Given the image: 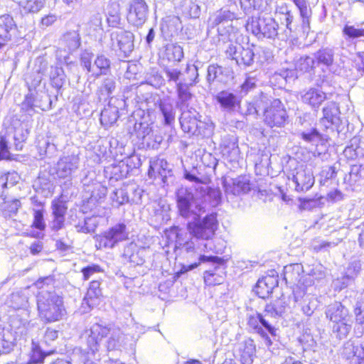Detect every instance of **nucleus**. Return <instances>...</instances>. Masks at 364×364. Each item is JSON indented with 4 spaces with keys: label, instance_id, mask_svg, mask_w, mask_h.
<instances>
[{
    "label": "nucleus",
    "instance_id": "nucleus-1",
    "mask_svg": "<svg viewBox=\"0 0 364 364\" xmlns=\"http://www.w3.org/2000/svg\"><path fill=\"white\" fill-rule=\"evenodd\" d=\"M176 198L179 215L188 218L204 213L207 203L213 207L218 205L221 200V192L219 188L204 183L194 188L181 186L176 191Z\"/></svg>",
    "mask_w": 364,
    "mask_h": 364
},
{
    "label": "nucleus",
    "instance_id": "nucleus-2",
    "mask_svg": "<svg viewBox=\"0 0 364 364\" xmlns=\"http://www.w3.org/2000/svg\"><path fill=\"white\" fill-rule=\"evenodd\" d=\"M54 283L52 276L41 278L36 282V286L41 289L37 295L38 316L46 323L58 321L66 314L63 297L50 290Z\"/></svg>",
    "mask_w": 364,
    "mask_h": 364
},
{
    "label": "nucleus",
    "instance_id": "nucleus-3",
    "mask_svg": "<svg viewBox=\"0 0 364 364\" xmlns=\"http://www.w3.org/2000/svg\"><path fill=\"white\" fill-rule=\"evenodd\" d=\"M109 336L106 342L107 350H119L126 342V336L119 328H107L99 323L93 324L90 328V333L87 339V349L94 355L99 351L100 341L105 337ZM90 354V352H87Z\"/></svg>",
    "mask_w": 364,
    "mask_h": 364
},
{
    "label": "nucleus",
    "instance_id": "nucleus-4",
    "mask_svg": "<svg viewBox=\"0 0 364 364\" xmlns=\"http://www.w3.org/2000/svg\"><path fill=\"white\" fill-rule=\"evenodd\" d=\"M326 316L332 323V331L339 339L345 338L352 328V319L348 309L340 302L329 304Z\"/></svg>",
    "mask_w": 364,
    "mask_h": 364
},
{
    "label": "nucleus",
    "instance_id": "nucleus-5",
    "mask_svg": "<svg viewBox=\"0 0 364 364\" xmlns=\"http://www.w3.org/2000/svg\"><path fill=\"white\" fill-rule=\"evenodd\" d=\"M200 215L190 217L193 220L188 223L187 230L190 235L196 239L209 240L212 239L218 229L217 215L212 213L206 215L203 218H200Z\"/></svg>",
    "mask_w": 364,
    "mask_h": 364
},
{
    "label": "nucleus",
    "instance_id": "nucleus-6",
    "mask_svg": "<svg viewBox=\"0 0 364 364\" xmlns=\"http://www.w3.org/2000/svg\"><path fill=\"white\" fill-rule=\"evenodd\" d=\"M259 103H267V107L264 109V121L270 127H282L284 126L288 115L283 104L279 99L269 100L262 96Z\"/></svg>",
    "mask_w": 364,
    "mask_h": 364
},
{
    "label": "nucleus",
    "instance_id": "nucleus-7",
    "mask_svg": "<svg viewBox=\"0 0 364 364\" xmlns=\"http://www.w3.org/2000/svg\"><path fill=\"white\" fill-rule=\"evenodd\" d=\"M29 318V310L16 312L10 316L9 324L6 328L13 333L16 340L26 336L35 328V323Z\"/></svg>",
    "mask_w": 364,
    "mask_h": 364
},
{
    "label": "nucleus",
    "instance_id": "nucleus-8",
    "mask_svg": "<svg viewBox=\"0 0 364 364\" xmlns=\"http://www.w3.org/2000/svg\"><path fill=\"white\" fill-rule=\"evenodd\" d=\"M278 23L270 16H260L252 18L247 28L258 38L264 37L274 39L278 36Z\"/></svg>",
    "mask_w": 364,
    "mask_h": 364
},
{
    "label": "nucleus",
    "instance_id": "nucleus-9",
    "mask_svg": "<svg viewBox=\"0 0 364 364\" xmlns=\"http://www.w3.org/2000/svg\"><path fill=\"white\" fill-rule=\"evenodd\" d=\"M128 237L126 225L123 223L117 224L108 230L95 237V246L97 249L113 248L119 242Z\"/></svg>",
    "mask_w": 364,
    "mask_h": 364
},
{
    "label": "nucleus",
    "instance_id": "nucleus-10",
    "mask_svg": "<svg viewBox=\"0 0 364 364\" xmlns=\"http://www.w3.org/2000/svg\"><path fill=\"white\" fill-rule=\"evenodd\" d=\"M295 184V190L298 192L309 191L314 184V176L312 168L304 164L298 165L288 176Z\"/></svg>",
    "mask_w": 364,
    "mask_h": 364
},
{
    "label": "nucleus",
    "instance_id": "nucleus-11",
    "mask_svg": "<svg viewBox=\"0 0 364 364\" xmlns=\"http://www.w3.org/2000/svg\"><path fill=\"white\" fill-rule=\"evenodd\" d=\"M265 314H260L250 316L248 318V326L255 333L259 334L264 339V343L267 347L272 345V341L268 335L262 329V326L272 335L275 336L276 329L272 325L271 322L267 318Z\"/></svg>",
    "mask_w": 364,
    "mask_h": 364
},
{
    "label": "nucleus",
    "instance_id": "nucleus-12",
    "mask_svg": "<svg viewBox=\"0 0 364 364\" xmlns=\"http://www.w3.org/2000/svg\"><path fill=\"white\" fill-rule=\"evenodd\" d=\"M80 45V38L77 31L66 33L60 39V46L56 52L58 59L68 63L69 55L76 50Z\"/></svg>",
    "mask_w": 364,
    "mask_h": 364
},
{
    "label": "nucleus",
    "instance_id": "nucleus-13",
    "mask_svg": "<svg viewBox=\"0 0 364 364\" xmlns=\"http://www.w3.org/2000/svg\"><path fill=\"white\" fill-rule=\"evenodd\" d=\"M149 6L144 0H132L129 4L127 20L135 26H141L146 21Z\"/></svg>",
    "mask_w": 364,
    "mask_h": 364
},
{
    "label": "nucleus",
    "instance_id": "nucleus-14",
    "mask_svg": "<svg viewBox=\"0 0 364 364\" xmlns=\"http://www.w3.org/2000/svg\"><path fill=\"white\" fill-rule=\"evenodd\" d=\"M228 57L235 60L238 65L250 66L254 61L255 53L250 48H245L240 44L230 43L226 49Z\"/></svg>",
    "mask_w": 364,
    "mask_h": 364
},
{
    "label": "nucleus",
    "instance_id": "nucleus-15",
    "mask_svg": "<svg viewBox=\"0 0 364 364\" xmlns=\"http://www.w3.org/2000/svg\"><path fill=\"white\" fill-rule=\"evenodd\" d=\"M112 48L119 50L128 56L134 48V35L129 31L115 32L111 34Z\"/></svg>",
    "mask_w": 364,
    "mask_h": 364
},
{
    "label": "nucleus",
    "instance_id": "nucleus-16",
    "mask_svg": "<svg viewBox=\"0 0 364 364\" xmlns=\"http://www.w3.org/2000/svg\"><path fill=\"white\" fill-rule=\"evenodd\" d=\"M341 354L348 364H364V343L348 341L344 343Z\"/></svg>",
    "mask_w": 364,
    "mask_h": 364
},
{
    "label": "nucleus",
    "instance_id": "nucleus-17",
    "mask_svg": "<svg viewBox=\"0 0 364 364\" xmlns=\"http://www.w3.org/2000/svg\"><path fill=\"white\" fill-rule=\"evenodd\" d=\"M223 187L227 195L239 196L248 193L252 184L248 176H240L235 178L225 179Z\"/></svg>",
    "mask_w": 364,
    "mask_h": 364
},
{
    "label": "nucleus",
    "instance_id": "nucleus-18",
    "mask_svg": "<svg viewBox=\"0 0 364 364\" xmlns=\"http://www.w3.org/2000/svg\"><path fill=\"white\" fill-rule=\"evenodd\" d=\"M200 262H213L217 266L213 270H207L204 272V282L207 285H217L223 282V277L216 272L223 265L224 260L218 256H206L200 255L199 257Z\"/></svg>",
    "mask_w": 364,
    "mask_h": 364
},
{
    "label": "nucleus",
    "instance_id": "nucleus-19",
    "mask_svg": "<svg viewBox=\"0 0 364 364\" xmlns=\"http://www.w3.org/2000/svg\"><path fill=\"white\" fill-rule=\"evenodd\" d=\"M29 296L28 288L13 292L7 299L6 304L10 307L21 311L29 310Z\"/></svg>",
    "mask_w": 364,
    "mask_h": 364
},
{
    "label": "nucleus",
    "instance_id": "nucleus-20",
    "mask_svg": "<svg viewBox=\"0 0 364 364\" xmlns=\"http://www.w3.org/2000/svg\"><path fill=\"white\" fill-rule=\"evenodd\" d=\"M79 158L77 156L62 157L57 164V174L60 178H67L78 168Z\"/></svg>",
    "mask_w": 364,
    "mask_h": 364
},
{
    "label": "nucleus",
    "instance_id": "nucleus-21",
    "mask_svg": "<svg viewBox=\"0 0 364 364\" xmlns=\"http://www.w3.org/2000/svg\"><path fill=\"white\" fill-rule=\"evenodd\" d=\"M18 31L17 26L10 15L0 16V40L9 42L16 36Z\"/></svg>",
    "mask_w": 364,
    "mask_h": 364
},
{
    "label": "nucleus",
    "instance_id": "nucleus-22",
    "mask_svg": "<svg viewBox=\"0 0 364 364\" xmlns=\"http://www.w3.org/2000/svg\"><path fill=\"white\" fill-rule=\"evenodd\" d=\"M326 99V92L319 88L311 87L301 94L302 102L314 109H318Z\"/></svg>",
    "mask_w": 364,
    "mask_h": 364
},
{
    "label": "nucleus",
    "instance_id": "nucleus-23",
    "mask_svg": "<svg viewBox=\"0 0 364 364\" xmlns=\"http://www.w3.org/2000/svg\"><path fill=\"white\" fill-rule=\"evenodd\" d=\"M255 350L254 341L251 338H245L237 343L236 351L240 357L242 364H252Z\"/></svg>",
    "mask_w": 364,
    "mask_h": 364
},
{
    "label": "nucleus",
    "instance_id": "nucleus-24",
    "mask_svg": "<svg viewBox=\"0 0 364 364\" xmlns=\"http://www.w3.org/2000/svg\"><path fill=\"white\" fill-rule=\"evenodd\" d=\"M277 285L278 280L277 277L274 275H267L257 281L255 291L259 297L264 299L269 296Z\"/></svg>",
    "mask_w": 364,
    "mask_h": 364
},
{
    "label": "nucleus",
    "instance_id": "nucleus-25",
    "mask_svg": "<svg viewBox=\"0 0 364 364\" xmlns=\"http://www.w3.org/2000/svg\"><path fill=\"white\" fill-rule=\"evenodd\" d=\"M323 117L321 122L328 128L332 124H338L340 122V110L338 105L333 102L326 104L323 108Z\"/></svg>",
    "mask_w": 364,
    "mask_h": 364
},
{
    "label": "nucleus",
    "instance_id": "nucleus-26",
    "mask_svg": "<svg viewBox=\"0 0 364 364\" xmlns=\"http://www.w3.org/2000/svg\"><path fill=\"white\" fill-rule=\"evenodd\" d=\"M288 307L287 298L282 296L280 298L266 305L264 309L265 316L272 318L281 317L286 312Z\"/></svg>",
    "mask_w": 364,
    "mask_h": 364
},
{
    "label": "nucleus",
    "instance_id": "nucleus-27",
    "mask_svg": "<svg viewBox=\"0 0 364 364\" xmlns=\"http://www.w3.org/2000/svg\"><path fill=\"white\" fill-rule=\"evenodd\" d=\"M216 100L220 104V107L227 112L233 111L240 103L238 97L227 90L218 92L216 95Z\"/></svg>",
    "mask_w": 364,
    "mask_h": 364
},
{
    "label": "nucleus",
    "instance_id": "nucleus-28",
    "mask_svg": "<svg viewBox=\"0 0 364 364\" xmlns=\"http://www.w3.org/2000/svg\"><path fill=\"white\" fill-rule=\"evenodd\" d=\"M16 337L6 328H0V354L9 353L14 348Z\"/></svg>",
    "mask_w": 364,
    "mask_h": 364
},
{
    "label": "nucleus",
    "instance_id": "nucleus-29",
    "mask_svg": "<svg viewBox=\"0 0 364 364\" xmlns=\"http://www.w3.org/2000/svg\"><path fill=\"white\" fill-rule=\"evenodd\" d=\"M163 58L170 62L179 63L183 58V50L181 46L175 43H168L164 47Z\"/></svg>",
    "mask_w": 364,
    "mask_h": 364
},
{
    "label": "nucleus",
    "instance_id": "nucleus-30",
    "mask_svg": "<svg viewBox=\"0 0 364 364\" xmlns=\"http://www.w3.org/2000/svg\"><path fill=\"white\" fill-rule=\"evenodd\" d=\"M176 92L178 96V101L176 102V107L183 110L187 107L188 102L191 100L192 94L189 91V86L188 84L180 82L177 83Z\"/></svg>",
    "mask_w": 364,
    "mask_h": 364
},
{
    "label": "nucleus",
    "instance_id": "nucleus-31",
    "mask_svg": "<svg viewBox=\"0 0 364 364\" xmlns=\"http://www.w3.org/2000/svg\"><path fill=\"white\" fill-rule=\"evenodd\" d=\"M181 128L185 132L194 134L198 127V122L195 117L191 116V112L183 111L180 117Z\"/></svg>",
    "mask_w": 364,
    "mask_h": 364
},
{
    "label": "nucleus",
    "instance_id": "nucleus-32",
    "mask_svg": "<svg viewBox=\"0 0 364 364\" xmlns=\"http://www.w3.org/2000/svg\"><path fill=\"white\" fill-rule=\"evenodd\" d=\"M100 285V282L97 280H93L90 282L86 296L84 299V301H86L89 306H92L97 304L96 301L101 295Z\"/></svg>",
    "mask_w": 364,
    "mask_h": 364
},
{
    "label": "nucleus",
    "instance_id": "nucleus-33",
    "mask_svg": "<svg viewBox=\"0 0 364 364\" xmlns=\"http://www.w3.org/2000/svg\"><path fill=\"white\" fill-rule=\"evenodd\" d=\"M118 109L115 107L108 106L101 112L100 122L105 127H109L118 119Z\"/></svg>",
    "mask_w": 364,
    "mask_h": 364
},
{
    "label": "nucleus",
    "instance_id": "nucleus-34",
    "mask_svg": "<svg viewBox=\"0 0 364 364\" xmlns=\"http://www.w3.org/2000/svg\"><path fill=\"white\" fill-rule=\"evenodd\" d=\"M302 267L299 264L286 266L284 269V279L287 282L297 284L300 278V272Z\"/></svg>",
    "mask_w": 364,
    "mask_h": 364
},
{
    "label": "nucleus",
    "instance_id": "nucleus-35",
    "mask_svg": "<svg viewBox=\"0 0 364 364\" xmlns=\"http://www.w3.org/2000/svg\"><path fill=\"white\" fill-rule=\"evenodd\" d=\"M33 215V220L31 227L40 231L33 234V235L36 237H43V234L41 232L43 231L46 227L44 220V210L43 209H34Z\"/></svg>",
    "mask_w": 364,
    "mask_h": 364
},
{
    "label": "nucleus",
    "instance_id": "nucleus-36",
    "mask_svg": "<svg viewBox=\"0 0 364 364\" xmlns=\"http://www.w3.org/2000/svg\"><path fill=\"white\" fill-rule=\"evenodd\" d=\"M86 191L87 192H91L90 198V203H101V201L105 198L107 193V188L100 183H94L92 184V189H90L89 186H87Z\"/></svg>",
    "mask_w": 364,
    "mask_h": 364
},
{
    "label": "nucleus",
    "instance_id": "nucleus-37",
    "mask_svg": "<svg viewBox=\"0 0 364 364\" xmlns=\"http://www.w3.org/2000/svg\"><path fill=\"white\" fill-rule=\"evenodd\" d=\"M342 33L346 40L354 41L360 39L364 41V28L354 26L345 25Z\"/></svg>",
    "mask_w": 364,
    "mask_h": 364
},
{
    "label": "nucleus",
    "instance_id": "nucleus-38",
    "mask_svg": "<svg viewBox=\"0 0 364 364\" xmlns=\"http://www.w3.org/2000/svg\"><path fill=\"white\" fill-rule=\"evenodd\" d=\"M116 87L115 78L112 76L106 77L99 88V97L100 100L109 97Z\"/></svg>",
    "mask_w": 364,
    "mask_h": 364
},
{
    "label": "nucleus",
    "instance_id": "nucleus-39",
    "mask_svg": "<svg viewBox=\"0 0 364 364\" xmlns=\"http://www.w3.org/2000/svg\"><path fill=\"white\" fill-rule=\"evenodd\" d=\"M95 77H98L101 75H106L110 68V60L104 55H99L96 58L94 65Z\"/></svg>",
    "mask_w": 364,
    "mask_h": 364
},
{
    "label": "nucleus",
    "instance_id": "nucleus-40",
    "mask_svg": "<svg viewBox=\"0 0 364 364\" xmlns=\"http://www.w3.org/2000/svg\"><path fill=\"white\" fill-rule=\"evenodd\" d=\"M334 52L330 48L319 50L314 54V58L318 64L330 66L333 62Z\"/></svg>",
    "mask_w": 364,
    "mask_h": 364
},
{
    "label": "nucleus",
    "instance_id": "nucleus-41",
    "mask_svg": "<svg viewBox=\"0 0 364 364\" xmlns=\"http://www.w3.org/2000/svg\"><path fill=\"white\" fill-rule=\"evenodd\" d=\"M50 78L53 85L56 88H60L65 82V74L62 68L51 67Z\"/></svg>",
    "mask_w": 364,
    "mask_h": 364
},
{
    "label": "nucleus",
    "instance_id": "nucleus-42",
    "mask_svg": "<svg viewBox=\"0 0 364 364\" xmlns=\"http://www.w3.org/2000/svg\"><path fill=\"white\" fill-rule=\"evenodd\" d=\"M19 5L25 13H36L43 8L44 0H21Z\"/></svg>",
    "mask_w": 364,
    "mask_h": 364
},
{
    "label": "nucleus",
    "instance_id": "nucleus-43",
    "mask_svg": "<svg viewBox=\"0 0 364 364\" xmlns=\"http://www.w3.org/2000/svg\"><path fill=\"white\" fill-rule=\"evenodd\" d=\"M314 56H302L296 63V69L303 72L311 71L315 65Z\"/></svg>",
    "mask_w": 364,
    "mask_h": 364
},
{
    "label": "nucleus",
    "instance_id": "nucleus-44",
    "mask_svg": "<svg viewBox=\"0 0 364 364\" xmlns=\"http://www.w3.org/2000/svg\"><path fill=\"white\" fill-rule=\"evenodd\" d=\"M134 128L137 137L141 139V141H149V136H151V132L154 130L152 127L145 122L136 124Z\"/></svg>",
    "mask_w": 364,
    "mask_h": 364
},
{
    "label": "nucleus",
    "instance_id": "nucleus-45",
    "mask_svg": "<svg viewBox=\"0 0 364 364\" xmlns=\"http://www.w3.org/2000/svg\"><path fill=\"white\" fill-rule=\"evenodd\" d=\"M159 108L164 117L166 124H171L174 120L173 105L169 102H161Z\"/></svg>",
    "mask_w": 364,
    "mask_h": 364
},
{
    "label": "nucleus",
    "instance_id": "nucleus-46",
    "mask_svg": "<svg viewBox=\"0 0 364 364\" xmlns=\"http://www.w3.org/2000/svg\"><path fill=\"white\" fill-rule=\"evenodd\" d=\"M52 215L55 217L65 218L68 207L60 199H55L51 203Z\"/></svg>",
    "mask_w": 364,
    "mask_h": 364
},
{
    "label": "nucleus",
    "instance_id": "nucleus-47",
    "mask_svg": "<svg viewBox=\"0 0 364 364\" xmlns=\"http://www.w3.org/2000/svg\"><path fill=\"white\" fill-rule=\"evenodd\" d=\"M43 77L40 73L35 74L30 82H27L29 91L38 93L43 92L45 88V84H42Z\"/></svg>",
    "mask_w": 364,
    "mask_h": 364
},
{
    "label": "nucleus",
    "instance_id": "nucleus-48",
    "mask_svg": "<svg viewBox=\"0 0 364 364\" xmlns=\"http://www.w3.org/2000/svg\"><path fill=\"white\" fill-rule=\"evenodd\" d=\"M46 354L41 349L38 343L32 341V350L30 356V360L28 363H41Z\"/></svg>",
    "mask_w": 364,
    "mask_h": 364
},
{
    "label": "nucleus",
    "instance_id": "nucleus-49",
    "mask_svg": "<svg viewBox=\"0 0 364 364\" xmlns=\"http://www.w3.org/2000/svg\"><path fill=\"white\" fill-rule=\"evenodd\" d=\"M278 18L282 24L286 26L285 36L287 38L290 36L291 33L296 31V26L293 24L294 16L291 12L287 15L279 16Z\"/></svg>",
    "mask_w": 364,
    "mask_h": 364
},
{
    "label": "nucleus",
    "instance_id": "nucleus-50",
    "mask_svg": "<svg viewBox=\"0 0 364 364\" xmlns=\"http://www.w3.org/2000/svg\"><path fill=\"white\" fill-rule=\"evenodd\" d=\"M341 240L337 239L336 241L328 242L325 240H314L312 247L316 252L328 251L329 249L337 246Z\"/></svg>",
    "mask_w": 364,
    "mask_h": 364
},
{
    "label": "nucleus",
    "instance_id": "nucleus-51",
    "mask_svg": "<svg viewBox=\"0 0 364 364\" xmlns=\"http://www.w3.org/2000/svg\"><path fill=\"white\" fill-rule=\"evenodd\" d=\"M301 137L306 141L316 146H317L322 140V135L316 130V129H312L309 131L302 132Z\"/></svg>",
    "mask_w": 364,
    "mask_h": 364
},
{
    "label": "nucleus",
    "instance_id": "nucleus-52",
    "mask_svg": "<svg viewBox=\"0 0 364 364\" xmlns=\"http://www.w3.org/2000/svg\"><path fill=\"white\" fill-rule=\"evenodd\" d=\"M210 243L203 242L200 244L196 245L193 240L186 242L183 248L187 252H201L208 250V246Z\"/></svg>",
    "mask_w": 364,
    "mask_h": 364
},
{
    "label": "nucleus",
    "instance_id": "nucleus-53",
    "mask_svg": "<svg viewBox=\"0 0 364 364\" xmlns=\"http://www.w3.org/2000/svg\"><path fill=\"white\" fill-rule=\"evenodd\" d=\"M164 72L166 75L168 82H173L176 85L178 83L180 77L182 75L181 70L173 66H165Z\"/></svg>",
    "mask_w": 364,
    "mask_h": 364
},
{
    "label": "nucleus",
    "instance_id": "nucleus-54",
    "mask_svg": "<svg viewBox=\"0 0 364 364\" xmlns=\"http://www.w3.org/2000/svg\"><path fill=\"white\" fill-rule=\"evenodd\" d=\"M111 199L115 202L117 205H121L129 201V196L124 190H116L111 195Z\"/></svg>",
    "mask_w": 364,
    "mask_h": 364
},
{
    "label": "nucleus",
    "instance_id": "nucleus-55",
    "mask_svg": "<svg viewBox=\"0 0 364 364\" xmlns=\"http://www.w3.org/2000/svg\"><path fill=\"white\" fill-rule=\"evenodd\" d=\"M156 169L159 171V173L163 177V180L164 181V178L166 177L165 172L168 169L167 162L164 159L158 160L154 165L150 166L149 174L151 175V172H154Z\"/></svg>",
    "mask_w": 364,
    "mask_h": 364
},
{
    "label": "nucleus",
    "instance_id": "nucleus-56",
    "mask_svg": "<svg viewBox=\"0 0 364 364\" xmlns=\"http://www.w3.org/2000/svg\"><path fill=\"white\" fill-rule=\"evenodd\" d=\"M136 248V245L135 244L131 243L128 245L124 250V255L129 257L130 262L136 263V264H141L144 262V259L142 258L137 259V255L140 252H143L144 250H141V251H138L136 254L132 253L129 254V250H132Z\"/></svg>",
    "mask_w": 364,
    "mask_h": 364
},
{
    "label": "nucleus",
    "instance_id": "nucleus-57",
    "mask_svg": "<svg viewBox=\"0 0 364 364\" xmlns=\"http://www.w3.org/2000/svg\"><path fill=\"white\" fill-rule=\"evenodd\" d=\"M309 275L311 276V278L314 280V282L316 281L319 282L326 277L325 268L321 264L316 265L311 270Z\"/></svg>",
    "mask_w": 364,
    "mask_h": 364
},
{
    "label": "nucleus",
    "instance_id": "nucleus-58",
    "mask_svg": "<svg viewBox=\"0 0 364 364\" xmlns=\"http://www.w3.org/2000/svg\"><path fill=\"white\" fill-rule=\"evenodd\" d=\"M300 11L301 17H310L311 10L306 0H292Z\"/></svg>",
    "mask_w": 364,
    "mask_h": 364
},
{
    "label": "nucleus",
    "instance_id": "nucleus-59",
    "mask_svg": "<svg viewBox=\"0 0 364 364\" xmlns=\"http://www.w3.org/2000/svg\"><path fill=\"white\" fill-rule=\"evenodd\" d=\"M222 73V68L216 65H210L208 68L207 80L213 82Z\"/></svg>",
    "mask_w": 364,
    "mask_h": 364
},
{
    "label": "nucleus",
    "instance_id": "nucleus-60",
    "mask_svg": "<svg viewBox=\"0 0 364 364\" xmlns=\"http://www.w3.org/2000/svg\"><path fill=\"white\" fill-rule=\"evenodd\" d=\"M102 272V269L99 265L97 264H92L90 266H87L86 267H84L82 269V273L83 276V279L85 280H88L91 278V277L95 274Z\"/></svg>",
    "mask_w": 364,
    "mask_h": 364
},
{
    "label": "nucleus",
    "instance_id": "nucleus-61",
    "mask_svg": "<svg viewBox=\"0 0 364 364\" xmlns=\"http://www.w3.org/2000/svg\"><path fill=\"white\" fill-rule=\"evenodd\" d=\"M81 64L89 73L95 74V67L92 65V55L84 53L81 57Z\"/></svg>",
    "mask_w": 364,
    "mask_h": 364
},
{
    "label": "nucleus",
    "instance_id": "nucleus-62",
    "mask_svg": "<svg viewBox=\"0 0 364 364\" xmlns=\"http://www.w3.org/2000/svg\"><path fill=\"white\" fill-rule=\"evenodd\" d=\"M102 15L98 11L94 12L90 18L89 24L90 28L95 30L97 27H100L102 24Z\"/></svg>",
    "mask_w": 364,
    "mask_h": 364
},
{
    "label": "nucleus",
    "instance_id": "nucleus-63",
    "mask_svg": "<svg viewBox=\"0 0 364 364\" xmlns=\"http://www.w3.org/2000/svg\"><path fill=\"white\" fill-rule=\"evenodd\" d=\"M70 360L73 362H76L79 360L81 363H83V364H92V362L90 361L89 359L87 358V355L82 353L80 349L74 350Z\"/></svg>",
    "mask_w": 364,
    "mask_h": 364
},
{
    "label": "nucleus",
    "instance_id": "nucleus-64",
    "mask_svg": "<svg viewBox=\"0 0 364 364\" xmlns=\"http://www.w3.org/2000/svg\"><path fill=\"white\" fill-rule=\"evenodd\" d=\"M255 86V80L253 77H247L240 86V94L246 95L250 90Z\"/></svg>",
    "mask_w": 364,
    "mask_h": 364
}]
</instances>
